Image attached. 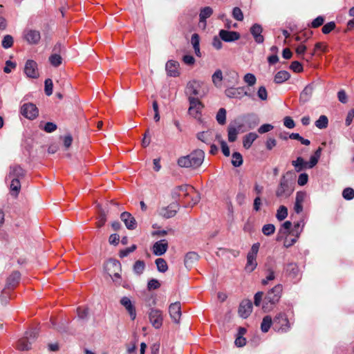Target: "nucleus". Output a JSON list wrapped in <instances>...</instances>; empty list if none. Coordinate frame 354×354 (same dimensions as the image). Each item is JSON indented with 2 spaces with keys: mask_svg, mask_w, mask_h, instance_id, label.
Listing matches in <instances>:
<instances>
[{
  "mask_svg": "<svg viewBox=\"0 0 354 354\" xmlns=\"http://www.w3.org/2000/svg\"><path fill=\"white\" fill-rule=\"evenodd\" d=\"M171 196L176 203H181L185 207H192L200 201L198 193L188 185L174 187L171 191Z\"/></svg>",
  "mask_w": 354,
  "mask_h": 354,
  "instance_id": "obj_1",
  "label": "nucleus"
},
{
  "mask_svg": "<svg viewBox=\"0 0 354 354\" xmlns=\"http://www.w3.org/2000/svg\"><path fill=\"white\" fill-rule=\"evenodd\" d=\"M204 158L205 153L203 151L197 149L187 156L180 157L177 163L180 167L196 169L201 165Z\"/></svg>",
  "mask_w": 354,
  "mask_h": 354,
  "instance_id": "obj_2",
  "label": "nucleus"
},
{
  "mask_svg": "<svg viewBox=\"0 0 354 354\" xmlns=\"http://www.w3.org/2000/svg\"><path fill=\"white\" fill-rule=\"evenodd\" d=\"M282 292V285L277 284L267 292L262 304V309L264 312H270L274 308L281 297Z\"/></svg>",
  "mask_w": 354,
  "mask_h": 354,
  "instance_id": "obj_3",
  "label": "nucleus"
},
{
  "mask_svg": "<svg viewBox=\"0 0 354 354\" xmlns=\"http://www.w3.org/2000/svg\"><path fill=\"white\" fill-rule=\"evenodd\" d=\"M294 190V183L289 180L285 175H283L276 189L275 195L279 198H288L291 196Z\"/></svg>",
  "mask_w": 354,
  "mask_h": 354,
  "instance_id": "obj_4",
  "label": "nucleus"
},
{
  "mask_svg": "<svg viewBox=\"0 0 354 354\" xmlns=\"http://www.w3.org/2000/svg\"><path fill=\"white\" fill-rule=\"evenodd\" d=\"M108 274L117 285L121 284L120 272L122 270L120 263L115 259L109 260L104 267Z\"/></svg>",
  "mask_w": 354,
  "mask_h": 354,
  "instance_id": "obj_5",
  "label": "nucleus"
},
{
  "mask_svg": "<svg viewBox=\"0 0 354 354\" xmlns=\"http://www.w3.org/2000/svg\"><path fill=\"white\" fill-rule=\"evenodd\" d=\"M38 335L37 329H32L26 332L25 336L19 339L17 348L20 351H28L31 348L32 343L36 339Z\"/></svg>",
  "mask_w": 354,
  "mask_h": 354,
  "instance_id": "obj_6",
  "label": "nucleus"
},
{
  "mask_svg": "<svg viewBox=\"0 0 354 354\" xmlns=\"http://www.w3.org/2000/svg\"><path fill=\"white\" fill-rule=\"evenodd\" d=\"M260 243H256L252 245V248L247 255V263L245 270L248 272H252L257 266V256L259 250Z\"/></svg>",
  "mask_w": 354,
  "mask_h": 354,
  "instance_id": "obj_7",
  "label": "nucleus"
},
{
  "mask_svg": "<svg viewBox=\"0 0 354 354\" xmlns=\"http://www.w3.org/2000/svg\"><path fill=\"white\" fill-rule=\"evenodd\" d=\"M188 100L189 102V114L194 118L199 120L201 117V111L204 108V105L198 97L189 96Z\"/></svg>",
  "mask_w": 354,
  "mask_h": 354,
  "instance_id": "obj_8",
  "label": "nucleus"
},
{
  "mask_svg": "<svg viewBox=\"0 0 354 354\" xmlns=\"http://www.w3.org/2000/svg\"><path fill=\"white\" fill-rule=\"evenodd\" d=\"M21 113L29 120L36 118L39 114L37 106L32 103L24 104L21 108Z\"/></svg>",
  "mask_w": 354,
  "mask_h": 354,
  "instance_id": "obj_9",
  "label": "nucleus"
},
{
  "mask_svg": "<svg viewBox=\"0 0 354 354\" xmlns=\"http://www.w3.org/2000/svg\"><path fill=\"white\" fill-rule=\"evenodd\" d=\"M149 318L151 324L155 328H160L162 325L163 317L161 310L151 308L149 313Z\"/></svg>",
  "mask_w": 354,
  "mask_h": 354,
  "instance_id": "obj_10",
  "label": "nucleus"
},
{
  "mask_svg": "<svg viewBox=\"0 0 354 354\" xmlns=\"http://www.w3.org/2000/svg\"><path fill=\"white\" fill-rule=\"evenodd\" d=\"M274 324L277 330L281 332H286L290 327L287 316L282 313L276 315L274 319Z\"/></svg>",
  "mask_w": 354,
  "mask_h": 354,
  "instance_id": "obj_11",
  "label": "nucleus"
},
{
  "mask_svg": "<svg viewBox=\"0 0 354 354\" xmlns=\"http://www.w3.org/2000/svg\"><path fill=\"white\" fill-rule=\"evenodd\" d=\"M24 38L30 44H37L40 41L41 35L37 30L26 29L24 31Z\"/></svg>",
  "mask_w": 354,
  "mask_h": 354,
  "instance_id": "obj_12",
  "label": "nucleus"
},
{
  "mask_svg": "<svg viewBox=\"0 0 354 354\" xmlns=\"http://www.w3.org/2000/svg\"><path fill=\"white\" fill-rule=\"evenodd\" d=\"M24 73L28 77L37 78L39 77L37 64L33 60H28L25 64Z\"/></svg>",
  "mask_w": 354,
  "mask_h": 354,
  "instance_id": "obj_13",
  "label": "nucleus"
},
{
  "mask_svg": "<svg viewBox=\"0 0 354 354\" xmlns=\"http://www.w3.org/2000/svg\"><path fill=\"white\" fill-rule=\"evenodd\" d=\"M180 64L177 61L169 60L166 63L165 70L167 74L170 77H178L180 75Z\"/></svg>",
  "mask_w": 354,
  "mask_h": 354,
  "instance_id": "obj_14",
  "label": "nucleus"
},
{
  "mask_svg": "<svg viewBox=\"0 0 354 354\" xmlns=\"http://www.w3.org/2000/svg\"><path fill=\"white\" fill-rule=\"evenodd\" d=\"M225 93L230 98H241L244 95L250 96V95L245 91V88L243 86L229 88L225 90Z\"/></svg>",
  "mask_w": 354,
  "mask_h": 354,
  "instance_id": "obj_15",
  "label": "nucleus"
},
{
  "mask_svg": "<svg viewBox=\"0 0 354 354\" xmlns=\"http://www.w3.org/2000/svg\"><path fill=\"white\" fill-rule=\"evenodd\" d=\"M252 310V303L250 300H243L239 305V314L243 318H247Z\"/></svg>",
  "mask_w": 354,
  "mask_h": 354,
  "instance_id": "obj_16",
  "label": "nucleus"
},
{
  "mask_svg": "<svg viewBox=\"0 0 354 354\" xmlns=\"http://www.w3.org/2000/svg\"><path fill=\"white\" fill-rule=\"evenodd\" d=\"M169 313L173 321L178 323L181 317L180 304L179 302L171 304L169 307Z\"/></svg>",
  "mask_w": 354,
  "mask_h": 354,
  "instance_id": "obj_17",
  "label": "nucleus"
},
{
  "mask_svg": "<svg viewBox=\"0 0 354 354\" xmlns=\"http://www.w3.org/2000/svg\"><path fill=\"white\" fill-rule=\"evenodd\" d=\"M251 35L257 44H262L264 41V37L262 35L263 28L259 24H254L250 29Z\"/></svg>",
  "mask_w": 354,
  "mask_h": 354,
  "instance_id": "obj_18",
  "label": "nucleus"
},
{
  "mask_svg": "<svg viewBox=\"0 0 354 354\" xmlns=\"http://www.w3.org/2000/svg\"><path fill=\"white\" fill-rule=\"evenodd\" d=\"M120 304L122 305L128 313L130 315V317L132 320H134L136 317V310L134 305L132 304L130 299L127 297H123L120 299Z\"/></svg>",
  "mask_w": 354,
  "mask_h": 354,
  "instance_id": "obj_19",
  "label": "nucleus"
},
{
  "mask_svg": "<svg viewBox=\"0 0 354 354\" xmlns=\"http://www.w3.org/2000/svg\"><path fill=\"white\" fill-rule=\"evenodd\" d=\"M121 220L129 230H134L137 226L135 218L128 212H124L120 215Z\"/></svg>",
  "mask_w": 354,
  "mask_h": 354,
  "instance_id": "obj_20",
  "label": "nucleus"
},
{
  "mask_svg": "<svg viewBox=\"0 0 354 354\" xmlns=\"http://www.w3.org/2000/svg\"><path fill=\"white\" fill-rule=\"evenodd\" d=\"M219 37L224 41L231 42L238 40L240 38V34L235 31L221 30Z\"/></svg>",
  "mask_w": 354,
  "mask_h": 354,
  "instance_id": "obj_21",
  "label": "nucleus"
},
{
  "mask_svg": "<svg viewBox=\"0 0 354 354\" xmlns=\"http://www.w3.org/2000/svg\"><path fill=\"white\" fill-rule=\"evenodd\" d=\"M179 208V203H173L165 208H162L160 212V214L167 218L174 217Z\"/></svg>",
  "mask_w": 354,
  "mask_h": 354,
  "instance_id": "obj_22",
  "label": "nucleus"
},
{
  "mask_svg": "<svg viewBox=\"0 0 354 354\" xmlns=\"http://www.w3.org/2000/svg\"><path fill=\"white\" fill-rule=\"evenodd\" d=\"M168 249V243L165 239L156 242L153 245V253L157 256L164 254Z\"/></svg>",
  "mask_w": 354,
  "mask_h": 354,
  "instance_id": "obj_23",
  "label": "nucleus"
},
{
  "mask_svg": "<svg viewBox=\"0 0 354 354\" xmlns=\"http://www.w3.org/2000/svg\"><path fill=\"white\" fill-rule=\"evenodd\" d=\"M201 82L199 81L193 80L189 82L186 87V93L189 96H198L199 93V88H201Z\"/></svg>",
  "mask_w": 354,
  "mask_h": 354,
  "instance_id": "obj_24",
  "label": "nucleus"
},
{
  "mask_svg": "<svg viewBox=\"0 0 354 354\" xmlns=\"http://www.w3.org/2000/svg\"><path fill=\"white\" fill-rule=\"evenodd\" d=\"M21 274L18 271L13 272L7 279L6 286L8 289H13L19 282Z\"/></svg>",
  "mask_w": 354,
  "mask_h": 354,
  "instance_id": "obj_25",
  "label": "nucleus"
},
{
  "mask_svg": "<svg viewBox=\"0 0 354 354\" xmlns=\"http://www.w3.org/2000/svg\"><path fill=\"white\" fill-rule=\"evenodd\" d=\"M25 176V171L19 165H14L10 167L8 178H22Z\"/></svg>",
  "mask_w": 354,
  "mask_h": 354,
  "instance_id": "obj_26",
  "label": "nucleus"
},
{
  "mask_svg": "<svg viewBox=\"0 0 354 354\" xmlns=\"http://www.w3.org/2000/svg\"><path fill=\"white\" fill-rule=\"evenodd\" d=\"M266 278L261 281V283L263 286H266L270 281H272L275 279V272L272 265L269 263L266 264Z\"/></svg>",
  "mask_w": 354,
  "mask_h": 354,
  "instance_id": "obj_27",
  "label": "nucleus"
},
{
  "mask_svg": "<svg viewBox=\"0 0 354 354\" xmlns=\"http://www.w3.org/2000/svg\"><path fill=\"white\" fill-rule=\"evenodd\" d=\"M314 86L313 84L307 85L300 94V100L303 102L308 101L313 93Z\"/></svg>",
  "mask_w": 354,
  "mask_h": 354,
  "instance_id": "obj_28",
  "label": "nucleus"
},
{
  "mask_svg": "<svg viewBox=\"0 0 354 354\" xmlns=\"http://www.w3.org/2000/svg\"><path fill=\"white\" fill-rule=\"evenodd\" d=\"M199 256L195 252H187L185 257V265L186 267H191L192 264L198 260Z\"/></svg>",
  "mask_w": 354,
  "mask_h": 354,
  "instance_id": "obj_29",
  "label": "nucleus"
},
{
  "mask_svg": "<svg viewBox=\"0 0 354 354\" xmlns=\"http://www.w3.org/2000/svg\"><path fill=\"white\" fill-rule=\"evenodd\" d=\"M258 138L256 133L251 132L248 133L243 137V145L245 149H249L252 145L253 142Z\"/></svg>",
  "mask_w": 354,
  "mask_h": 354,
  "instance_id": "obj_30",
  "label": "nucleus"
},
{
  "mask_svg": "<svg viewBox=\"0 0 354 354\" xmlns=\"http://www.w3.org/2000/svg\"><path fill=\"white\" fill-rule=\"evenodd\" d=\"M290 77V73L286 71H280L277 73L274 76V82L277 84H281L288 80Z\"/></svg>",
  "mask_w": 354,
  "mask_h": 354,
  "instance_id": "obj_31",
  "label": "nucleus"
},
{
  "mask_svg": "<svg viewBox=\"0 0 354 354\" xmlns=\"http://www.w3.org/2000/svg\"><path fill=\"white\" fill-rule=\"evenodd\" d=\"M11 180L10 183V190L12 192V195L15 197H17L21 189V183L19 179L17 178H10Z\"/></svg>",
  "mask_w": 354,
  "mask_h": 354,
  "instance_id": "obj_32",
  "label": "nucleus"
},
{
  "mask_svg": "<svg viewBox=\"0 0 354 354\" xmlns=\"http://www.w3.org/2000/svg\"><path fill=\"white\" fill-rule=\"evenodd\" d=\"M292 165L295 167L297 172L302 171L304 169L307 168V162L304 161L301 157H298L297 160L292 161Z\"/></svg>",
  "mask_w": 354,
  "mask_h": 354,
  "instance_id": "obj_33",
  "label": "nucleus"
},
{
  "mask_svg": "<svg viewBox=\"0 0 354 354\" xmlns=\"http://www.w3.org/2000/svg\"><path fill=\"white\" fill-rule=\"evenodd\" d=\"M286 271L292 278H296L299 274V268L297 264L290 263L286 266Z\"/></svg>",
  "mask_w": 354,
  "mask_h": 354,
  "instance_id": "obj_34",
  "label": "nucleus"
},
{
  "mask_svg": "<svg viewBox=\"0 0 354 354\" xmlns=\"http://www.w3.org/2000/svg\"><path fill=\"white\" fill-rule=\"evenodd\" d=\"M197 138L206 144H210L212 140V134L210 131H203L197 134Z\"/></svg>",
  "mask_w": 354,
  "mask_h": 354,
  "instance_id": "obj_35",
  "label": "nucleus"
},
{
  "mask_svg": "<svg viewBox=\"0 0 354 354\" xmlns=\"http://www.w3.org/2000/svg\"><path fill=\"white\" fill-rule=\"evenodd\" d=\"M272 323V317L270 315H266L263 318L261 324V330L263 333H267L271 327Z\"/></svg>",
  "mask_w": 354,
  "mask_h": 354,
  "instance_id": "obj_36",
  "label": "nucleus"
},
{
  "mask_svg": "<svg viewBox=\"0 0 354 354\" xmlns=\"http://www.w3.org/2000/svg\"><path fill=\"white\" fill-rule=\"evenodd\" d=\"M213 84L216 87L221 86V82L223 80V73L220 69L216 70L212 77Z\"/></svg>",
  "mask_w": 354,
  "mask_h": 354,
  "instance_id": "obj_37",
  "label": "nucleus"
},
{
  "mask_svg": "<svg viewBox=\"0 0 354 354\" xmlns=\"http://www.w3.org/2000/svg\"><path fill=\"white\" fill-rule=\"evenodd\" d=\"M213 12L212 9L210 7H205L201 10L200 13V22L205 23L206 19L209 17Z\"/></svg>",
  "mask_w": 354,
  "mask_h": 354,
  "instance_id": "obj_38",
  "label": "nucleus"
},
{
  "mask_svg": "<svg viewBox=\"0 0 354 354\" xmlns=\"http://www.w3.org/2000/svg\"><path fill=\"white\" fill-rule=\"evenodd\" d=\"M49 62L52 66L58 67L62 62V58L59 55L55 53L49 57Z\"/></svg>",
  "mask_w": 354,
  "mask_h": 354,
  "instance_id": "obj_39",
  "label": "nucleus"
},
{
  "mask_svg": "<svg viewBox=\"0 0 354 354\" xmlns=\"http://www.w3.org/2000/svg\"><path fill=\"white\" fill-rule=\"evenodd\" d=\"M288 216V209L284 205H281L277 209L276 217L277 218L281 221L284 220Z\"/></svg>",
  "mask_w": 354,
  "mask_h": 354,
  "instance_id": "obj_40",
  "label": "nucleus"
},
{
  "mask_svg": "<svg viewBox=\"0 0 354 354\" xmlns=\"http://www.w3.org/2000/svg\"><path fill=\"white\" fill-rule=\"evenodd\" d=\"M97 227H101L103 226L106 221V215L104 211L99 207L98 209V217H97Z\"/></svg>",
  "mask_w": 354,
  "mask_h": 354,
  "instance_id": "obj_41",
  "label": "nucleus"
},
{
  "mask_svg": "<svg viewBox=\"0 0 354 354\" xmlns=\"http://www.w3.org/2000/svg\"><path fill=\"white\" fill-rule=\"evenodd\" d=\"M156 264L157 266V269L160 272H165L167 269V263L164 259L158 258L156 260Z\"/></svg>",
  "mask_w": 354,
  "mask_h": 354,
  "instance_id": "obj_42",
  "label": "nucleus"
},
{
  "mask_svg": "<svg viewBox=\"0 0 354 354\" xmlns=\"http://www.w3.org/2000/svg\"><path fill=\"white\" fill-rule=\"evenodd\" d=\"M216 120L218 124L223 125L226 122V110L221 108L216 114Z\"/></svg>",
  "mask_w": 354,
  "mask_h": 354,
  "instance_id": "obj_43",
  "label": "nucleus"
},
{
  "mask_svg": "<svg viewBox=\"0 0 354 354\" xmlns=\"http://www.w3.org/2000/svg\"><path fill=\"white\" fill-rule=\"evenodd\" d=\"M328 124V118L326 115H321L319 119L315 122V126L320 129H325L327 127Z\"/></svg>",
  "mask_w": 354,
  "mask_h": 354,
  "instance_id": "obj_44",
  "label": "nucleus"
},
{
  "mask_svg": "<svg viewBox=\"0 0 354 354\" xmlns=\"http://www.w3.org/2000/svg\"><path fill=\"white\" fill-rule=\"evenodd\" d=\"M232 164L236 167H240L243 164V158L240 153L234 152L232 153Z\"/></svg>",
  "mask_w": 354,
  "mask_h": 354,
  "instance_id": "obj_45",
  "label": "nucleus"
},
{
  "mask_svg": "<svg viewBox=\"0 0 354 354\" xmlns=\"http://www.w3.org/2000/svg\"><path fill=\"white\" fill-rule=\"evenodd\" d=\"M13 42V37L10 35H6L3 38L1 45L4 48H9L12 46Z\"/></svg>",
  "mask_w": 354,
  "mask_h": 354,
  "instance_id": "obj_46",
  "label": "nucleus"
},
{
  "mask_svg": "<svg viewBox=\"0 0 354 354\" xmlns=\"http://www.w3.org/2000/svg\"><path fill=\"white\" fill-rule=\"evenodd\" d=\"M228 140L231 142H234L236 140L238 131L234 127H228Z\"/></svg>",
  "mask_w": 354,
  "mask_h": 354,
  "instance_id": "obj_47",
  "label": "nucleus"
},
{
  "mask_svg": "<svg viewBox=\"0 0 354 354\" xmlns=\"http://www.w3.org/2000/svg\"><path fill=\"white\" fill-rule=\"evenodd\" d=\"M145 268V262L143 261L138 260L136 261L133 266V270L136 274H140L143 272Z\"/></svg>",
  "mask_w": 354,
  "mask_h": 354,
  "instance_id": "obj_48",
  "label": "nucleus"
},
{
  "mask_svg": "<svg viewBox=\"0 0 354 354\" xmlns=\"http://www.w3.org/2000/svg\"><path fill=\"white\" fill-rule=\"evenodd\" d=\"M292 227V223L289 221H285L279 230V232L283 234L287 235L288 234H291L292 230L290 228Z\"/></svg>",
  "mask_w": 354,
  "mask_h": 354,
  "instance_id": "obj_49",
  "label": "nucleus"
},
{
  "mask_svg": "<svg viewBox=\"0 0 354 354\" xmlns=\"http://www.w3.org/2000/svg\"><path fill=\"white\" fill-rule=\"evenodd\" d=\"M216 138L220 141L222 152L224 156H229L230 151L225 141L221 140V136L220 135H216Z\"/></svg>",
  "mask_w": 354,
  "mask_h": 354,
  "instance_id": "obj_50",
  "label": "nucleus"
},
{
  "mask_svg": "<svg viewBox=\"0 0 354 354\" xmlns=\"http://www.w3.org/2000/svg\"><path fill=\"white\" fill-rule=\"evenodd\" d=\"M275 227L273 224H266L262 227V232L266 236H270L274 233Z\"/></svg>",
  "mask_w": 354,
  "mask_h": 354,
  "instance_id": "obj_51",
  "label": "nucleus"
},
{
  "mask_svg": "<svg viewBox=\"0 0 354 354\" xmlns=\"http://www.w3.org/2000/svg\"><path fill=\"white\" fill-rule=\"evenodd\" d=\"M243 80L248 86H252L256 84L257 78L252 73H247L245 75Z\"/></svg>",
  "mask_w": 354,
  "mask_h": 354,
  "instance_id": "obj_52",
  "label": "nucleus"
},
{
  "mask_svg": "<svg viewBox=\"0 0 354 354\" xmlns=\"http://www.w3.org/2000/svg\"><path fill=\"white\" fill-rule=\"evenodd\" d=\"M77 314L80 319H86L88 315V308L80 306L77 308Z\"/></svg>",
  "mask_w": 354,
  "mask_h": 354,
  "instance_id": "obj_53",
  "label": "nucleus"
},
{
  "mask_svg": "<svg viewBox=\"0 0 354 354\" xmlns=\"http://www.w3.org/2000/svg\"><path fill=\"white\" fill-rule=\"evenodd\" d=\"M335 23L334 21H330L323 26L322 31L324 34L327 35L329 34L331 31H333L335 28Z\"/></svg>",
  "mask_w": 354,
  "mask_h": 354,
  "instance_id": "obj_54",
  "label": "nucleus"
},
{
  "mask_svg": "<svg viewBox=\"0 0 354 354\" xmlns=\"http://www.w3.org/2000/svg\"><path fill=\"white\" fill-rule=\"evenodd\" d=\"M342 196L346 200H352L354 198V189L351 187L345 188L342 192Z\"/></svg>",
  "mask_w": 354,
  "mask_h": 354,
  "instance_id": "obj_55",
  "label": "nucleus"
},
{
  "mask_svg": "<svg viewBox=\"0 0 354 354\" xmlns=\"http://www.w3.org/2000/svg\"><path fill=\"white\" fill-rule=\"evenodd\" d=\"M45 87H44V91H45V93L46 95L48 96H50L52 95L53 93V81L51 79H46L45 80Z\"/></svg>",
  "mask_w": 354,
  "mask_h": 354,
  "instance_id": "obj_56",
  "label": "nucleus"
},
{
  "mask_svg": "<svg viewBox=\"0 0 354 354\" xmlns=\"http://www.w3.org/2000/svg\"><path fill=\"white\" fill-rule=\"evenodd\" d=\"M10 290L11 289H8L6 286L3 290L1 295V300L2 304H6L8 299L10 298Z\"/></svg>",
  "mask_w": 354,
  "mask_h": 354,
  "instance_id": "obj_57",
  "label": "nucleus"
},
{
  "mask_svg": "<svg viewBox=\"0 0 354 354\" xmlns=\"http://www.w3.org/2000/svg\"><path fill=\"white\" fill-rule=\"evenodd\" d=\"M325 18L323 16H318L315 18L310 24V27L313 28H317L324 24Z\"/></svg>",
  "mask_w": 354,
  "mask_h": 354,
  "instance_id": "obj_58",
  "label": "nucleus"
},
{
  "mask_svg": "<svg viewBox=\"0 0 354 354\" xmlns=\"http://www.w3.org/2000/svg\"><path fill=\"white\" fill-rule=\"evenodd\" d=\"M232 17L237 21H241L243 19V14L241 10L238 8H234L232 10Z\"/></svg>",
  "mask_w": 354,
  "mask_h": 354,
  "instance_id": "obj_59",
  "label": "nucleus"
},
{
  "mask_svg": "<svg viewBox=\"0 0 354 354\" xmlns=\"http://www.w3.org/2000/svg\"><path fill=\"white\" fill-rule=\"evenodd\" d=\"M257 96L261 100H266L268 98V92L265 86H261L257 91Z\"/></svg>",
  "mask_w": 354,
  "mask_h": 354,
  "instance_id": "obj_60",
  "label": "nucleus"
},
{
  "mask_svg": "<svg viewBox=\"0 0 354 354\" xmlns=\"http://www.w3.org/2000/svg\"><path fill=\"white\" fill-rule=\"evenodd\" d=\"M263 292H257L255 295H254V304L256 306H259L261 304V302L263 303Z\"/></svg>",
  "mask_w": 354,
  "mask_h": 354,
  "instance_id": "obj_61",
  "label": "nucleus"
},
{
  "mask_svg": "<svg viewBox=\"0 0 354 354\" xmlns=\"http://www.w3.org/2000/svg\"><path fill=\"white\" fill-rule=\"evenodd\" d=\"M290 68L295 73H300L303 71L301 64L297 61L292 62L290 66Z\"/></svg>",
  "mask_w": 354,
  "mask_h": 354,
  "instance_id": "obj_62",
  "label": "nucleus"
},
{
  "mask_svg": "<svg viewBox=\"0 0 354 354\" xmlns=\"http://www.w3.org/2000/svg\"><path fill=\"white\" fill-rule=\"evenodd\" d=\"M308 175L306 173H302L298 177L297 183L300 186H304L308 183Z\"/></svg>",
  "mask_w": 354,
  "mask_h": 354,
  "instance_id": "obj_63",
  "label": "nucleus"
},
{
  "mask_svg": "<svg viewBox=\"0 0 354 354\" xmlns=\"http://www.w3.org/2000/svg\"><path fill=\"white\" fill-rule=\"evenodd\" d=\"M160 286V283L157 279H152L149 281L147 288L149 290H156Z\"/></svg>",
  "mask_w": 354,
  "mask_h": 354,
  "instance_id": "obj_64",
  "label": "nucleus"
}]
</instances>
